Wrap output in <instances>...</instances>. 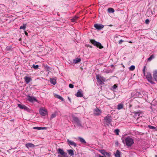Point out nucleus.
<instances>
[{
	"instance_id": "1",
	"label": "nucleus",
	"mask_w": 157,
	"mask_h": 157,
	"mask_svg": "<svg viewBox=\"0 0 157 157\" xmlns=\"http://www.w3.org/2000/svg\"><path fill=\"white\" fill-rule=\"evenodd\" d=\"M90 41L93 45L99 48L100 49H102L103 48L100 43L94 40L90 39Z\"/></svg>"
},
{
	"instance_id": "2",
	"label": "nucleus",
	"mask_w": 157,
	"mask_h": 157,
	"mask_svg": "<svg viewBox=\"0 0 157 157\" xmlns=\"http://www.w3.org/2000/svg\"><path fill=\"white\" fill-rule=\"evenodd\" d=\"M125 142L127 146H131L134 143L133 139L129 137H127L125 139Z\"/></svg>"
},
{
	"instance_id": "3",
	"label": "nucleus",
	"mask_w": 157,
	"mask_h": 157,
	"mask_svg": "<svg viewBox=\"0 0 157 157\" xmlns=\"http://www.w3.org/2000/svg\"><path fill=\"white\" fill-rule=\"evenodd\" d=\"M57 153L58 154H60L61 155L60 156L58 155V157H68L67 154L62 149L59 148Z\"/></svg>"
},
{
	"instance_id": "4",
	"label": "nucleus",
	"mask_w": 157,
	"mask_h": 157,
	"mask_svg": "<svg viewBox=\"0 0 157 157\" xmlns=\"http://www.w3.org/2000/svg\"><path fill=\"white\" fill-rule=\"evenodd\" d=\"M146 78L149 81V82L152 84H154L155 83L153 81V79L152 78L150 72H147L146 75Z\"/></svg>"
},
{
	"instance_id": "5",
	"label": "nucleus",
	"mask_w": 157,
	"mask_h": 157,
	"mask_svg": "<svg viewBox=\"0 0 157 157\" xmlns=\"http://www.w3.org/2000/svg\"><path fill=\"white\" fill-rule=\"evenodd\" d=\"M27 100L30 102H33L34 101L36 102L38 101V100L34 97H33L30 96H27Z\"/></svg>"
},
{
	"instance_id": "6",
	"label": "nucleus",
	"mask_w": 157,
	"mask_h": 157,
	"mask_svg": "<svg viewBox=\"0 0 157 157\" xmlns=\"http://www.w3.org/2000/svg\"><path fill=\"white\" fill-rule=\"evenodd\" d=\"M94 27L98 30H101L104 27V26L101 24H94Z\"/></svg>"
},
{
	"instance_id": "7",
	"label": "nucleus",
	"mask_w": 157,
	"mask_h": 157,
	"mask_svg": "<svg viewBox=\"0 0 157 157\" xmlns=\"http://www.w3.org/2000/svg\"><path fill=\"white\" fill-rule=\"evenodd\" d=\"M24 79L25 80V82L26 84L29 83L30 81H32V78L30 76H26L24 78Z\"/></svg>"
},
{
	"instance_id": "8",
	"label": "nucleus",
	"mask_w": 157,
	"mask_h": 157,
	"mask_svg": "<svg viewBox=\"0 0 157 157\" xmlns=\"http://www.w3.org/2000/svg\"><path fill=\"white\" fill-rule=\"evenodd\" d=\"M104 120L105 122L108 123H110L112 121L111 117L109 115H107L104 118Z\"/></svg>"
},
{
	"instance_id": "9",
	"label": "nucleus",
	"mask_w": 157,
	"mask_h": 157,
	"mask_svg": "<svg viewBox=\"0 0 157 157\" xmlns=\"http://www.w3.org/2000/svg\"><path fill=\"white\" fill-rule=\"evenodd\" d=\"M73 121L76 123L78 125L80 124V122L78 118L77 117H73Z\"/></svg>"
},
{
	"instance_id": "10",
	"label": "nucleus",
	"mask_w": 157,
	"mask_h": 157,
	"mask_svg": "<svg viewBox=\"0 0 157 157\" xmlns=\"http://www.w3.org/2000/svg\"><path fill=\"white\" fill-rule=\"evenodd\" d=\"M94 114L95 115H99L101 113V110L98 108H96L94 109L93 111Z\"/></svg>"
},
{
	"instance_id": "11",
	"label": "nucleus",
	"mask_w": 157,
	"mask_h": 157,
	"mask_svg": "<svg viewBox=\"0 0 157 157\" xmlns=\"http://www.w3.org/2000/svg\"><path fill=\"white\" fill-rule=\"evenodd\" d=\"M39 112L40 114L42 116H44L47 114V112L46 109H40Z\"/></svg>"
},
{
	"instance_id": "12",
	"label": "nucleus",
	"mask_w": 157,
	"mask_h": 157,
	"mask_svg": "<svg viewBox=\"0 0 157 157\" xmlns=\"http://www.w3.org/2000/svg\"><path fill=\"white\" fill-rule=\"evenodd\" d=\"M18 106L21 109H23L25 110H28V108L26 106L24 105H21L20 104H17Z\"/></svg>"
},
{
	"instance_id": "13",
	"label": "nucleus",
	"mask_w": 157,
	"mask_h": 157,
	"mask_svg": "<svg viewBox=\"0 0 157 157\" xmlns=\"http://www.w3.org/2000/svg\"><path fill=\"white\" fill-rule=\"evenodd\" d=\"M67 142H68V144L69 145H70L72 146H73L75 147H76L77 146V144L75 143L68 139L67 140Z\"/></svg>"
},
{
	"instance_id": "14",
	"label": "nucleus",
	"mask_w": 157,
	"mask_h": 157,
	"mask_svg": "<svg viewBox=\"0 0 157 157\" xmlns=\"http://www.w3.org/2000/svg\"><path fill=\"white\" fill-rule=\"evenodd\" d=\"M153 75L155 81H157V70H155L154 71Z\"/></svg>"
},
{
	"instance_id": "15",
	"label": "nucleus",
	"mask_w": 157,
	"mask_h": 157,
	"mask_svg": "<svg viewBox=\"0 0 157 157\" xmlns=\"http://www.w3.org/2000/svg\"><path fill=\"white\" fill-rule=\"evenodd\" d=\"M25 146L27 148H29L34 147L35 145L32 143H28L25 144Z\"/></svg>"
},
{
	"instance_id": "16",
	"label": "nucleus",
	"mask_w": 157,
	"mask_h": 157,
	"mask_svg": "<svg viewBox=\"0 0 157 157\" xmlns=\"http://www.w3.org/2000/svg\"><path fill=\"white\" fill-rule=\"evenodd\" d=\"M50 82L51 84L55 85L56 83V80L53 78H50Z\"/></svg>"
},
{
	"instance_id": "17",
	"label": "nucleus",
	"mask_w": 157,
	"mask_h": 157,
	"mask_svg": "<svg viewBox=\"0 0 157 157\" xmlns=\"http://www.w3.org/2000/svg\"><path fill=\"white\" fill-rule=\"evenodd\" d=\"M67 151L68 152V154L71 156H73L74 155V151L73 150L71 149H69L67 150Z\"/></svg>"
},
{
	"instance_id": "18",
	"label": "nucleus",
	"mask_w": 157,
	"mask_h": 157,
	"mask_svg": "<svg viewBox=\"0 0 157 157\" xmlns=\"http://www.w3.org/2000/svg\"><path fill=\"white\" fill-rule=\"evenodd\" d=\"M81 61V59L80 58H76L75 59H74L73 60V63H77Z\"/></svg>"
},
{
	"instance_id": "19",
	"label": "nucleus",
	"mask_w": 157,
	"mask_h": 157,
	"mask_svg": "<svg viewBox=\"0 0 157 157\" xmlns=\"http://www.w3.org/2000/svg\"><path fill=\"white\" fill-rule=\"evenodd\" d=\"M78 139L79 140L80 142L82 144H86V142L83 138L81 137H78Z\"/></svg>"
},
{
	"instance_id": "20",
	"label": "nucleus",
	"mask_w": 157,
	"mask_h": 157,
	"mask_svg": "<svg viewBox=\"0 0 157 157\" xmlns=\"http://www.w3.org/2000/svg\"><path fill=\"white\" fill-rule=\"evenodd\" d=\"M75 96L78 97H81L83 96V94L79 91H78L75 94Z\"/></svg>"
},
{
	"instance_id": "21",
	"label": "nucleus",
	"mask_w": 157,
	"mask_h": 157,
	"mask_svg": "<svg viewBox=\"0 0 157 157\" xmlns=\"http://www.w3.org/2000/svg\"><path fill=\"white\" fill-rule=\"evenodd\" d=\"M78 17L75 16L73 18H72L71 19V21L72 22H74L77 21L78 19Z\"/></svg>"
},
{
	"instance_id": "22",
	"label": "nucleus",
	"mask_w": 157,
	"mask_h": 157,
	"mask_svg": "<svg viewBox=\"0 0 157 157\" xmlns=\"http://www.w3.org/2000/svg\"><path fill=\"white\" fill-rule=\"evenodd\" d=\"M55 97L58 99H60V100H61V101H64V99L59 95L56 94L55 95Z\"/></svg>"
},
{
	"instance_id": "23",
	"label": "nucleus",
	"mask_w": 157,
	"mask_h": 157,
	"mask_svg": "<svg viewBox=\"0 0 157 157\" xmlns=\"http://www.w3.org/2000/svg\"><path fill=\"white\" fill-rule=\"evenodd\" d=\"M108 12L109 13H113L114 12V10L112 8H109L108 9Z\"/></svg>"
},
{
	"instance_id": "24",
	"label": "nucleus",
	"mask_w": 157,
	"mask_h": 157,
	"mask_svg": "<svg viewBox=\"0 0 157 157\" xmlns=\"http://www.w3.org/2000/svg\"><path fill=\"white\" fill-rule=\"evenodd\" d=\"M121 152L118 150H117L115 156L117 157H120Z\"/></svg>"
},
{
	"instance_id": "25",
	"label": "nucleus",
	"mask_w": 157,
	"mask_h": 157,
	"mask_svg": "<svg viewBox=\"0 0 157 157\" xmlns=\"http://www.w3.org/2000/svg\"><path fill=\"white\" fill-rule=\"evenodd\" d=\"M27 26V25L26 24H23V26H21L20 27V29H23V30H25L26 27Z\"/></svg>"
},
{
	"instance_id": "26",
	"label": "nucleus",
	"mask_w": 157,
	"mask_h": 157,
	"mask_svg": "<svg viewBox=\"0 0 157 157\" xmlns=\"http://www.w3.org/2000/svg\"><path fill=\"white\" fill-rule=\"evenodd\" d=\"M155 57L153 54L149 58L147 59V60L149 61H150L151 60Z\"/></svg>"
},
{
	"instance_id": "27",
	"label": "nucleus",
	"mask_w": 157,
	"mask_h": 157,
	"mask_svg": "<svg viewBox=\"0 0 157 157\" xmlns=\"http://www.w3.org/2000/svg\"><path fill=\"white\" fill-rule=\"evenodd\" d=\"M123 108V105L122 104H120L117 105V109H122Z\"/></svg>"
},
{
	"instance_id": "28",
	"label": "nucleus",
	"mask_w": 157,
	"mask_h": 157,
	"mask_svg": "<svg viewBox=\"0 0 157 157\" xmlns=\"http://www.w3.org/2000/svg\"><path fill=\"white\" fill-rule=\"evenodd\" d=\"M135 69V66L134 65H132L129 68V70L130 71H133Z\"/></svg>"
},
{
	"instance_id": "29",
	"label": "nucleus",
	"mask_w": 157,
	"mask_h": 157,
	"mask_svg": "<svg viewBox=\"0 0 157 157\" xmlns=\"http://www.w3.org/2000/svg\"><path fill=\"white\" fill-rule=\"evenodd\" d=\"M99 151L101 153L104 155H105V154L106 152L104 150H99Z\"/></svg>"
},
{
	"instance_id": "30",
	"label": "nucleus",
	"mask_w": 157,
	"mask_h": 157,
	"mask_svg": "<svg viewBox=\"0 0 157 157\" xmlns=\"http://www.w3.org/2000/svg\"><path fill=\"white\" fill-rule=\"evenodd\" d=\"M104 155V156L106 155L108 157H110L111 155V153H109V152H105Z\"/></svg>"
},
{
	"instance_id": "31",
	"label": "nucleus",
	"mask_w": 157,
	"mask_h": 157,
	"mask_svg": "<svg viewBox=\"0 0 157 157\" xmlns=\"http://www.w3.org/2000/svg\"><path fill=\"white\" fill-rule=\"evenodd\" d=\"M33 67L35 69H37L39 67V66L37 65H35L34 64H33Z\"/></svg>"
},
{
	"instance_id": "32",
	"label": "nucleus",
	"mask_w": 157,
	"mask_h": 157,
	"mask_svg": "<svg viewBox=\"0 0 157 157\" xmlns=\"http://www.w3.org/2000/svg\"><path fill=\"white\" fill-rule=\"evenodd\" d=\"M148 127L149 128L151 129H155L156 128L155 127L151 125H148Z\"/></svg>"
},
{
	"instance_id": "33",
	"label": "nucleus",
	"mask_w": 157,
	"mask_h": 157,
	"mask_svg": "<svg viewBox=\"0 0 157 157\" xmlns=\"http://www.w3.org/2000/svg\"><path fill=\"white\" fill-rule=\"evenodd\" d=\"M33 128L34 129H36L38 130H41L42 129V127H34Z\"/></svg>"
},
{
	"instance_id": "34",
	"label": "nucleus",
	"mask_w": 157,
	"mask_h": 157,
	"mask_svg": "<svg viewBox=\"0 0 157 157\" xmlns=\"http://www.w3.org/2000/svg\"><path fill=\"white\" fill-rule=\"evenodd\" d=\"M146 68V66H144V68L143 70V73H144V76H145V71Z\"/></svg>"
},
{
	"instance_id": "35",
	"label": "nucleus",
	"mask_w": 157,
	"mask_h": 157,
	"mask_svg": "<svg viewBox=\"0 0 157 157\" xmlns=\"http://www.w3.org/2000/svg\"><path fill=\"white\" fill-rule=\"evenodd\" d=\"M115 132L116 133V134L117 135H119V130L118 129H116L115 130Z\"/></svg>"
},
{
	"instance_id": "36",
	"label": "nucleus",
	"mask_w": 157,
	"mask_h": 157,
	"mask_svg": "<svg viewBox=\"0 0 157 157\" xmlns=\"http://www.w3.org/2000/svg\"><path fill=\"white\" fill-rule=\"evenodd\" d=\"M69 87L71 88H73L74 87V85L72 84H70L69 85Z\"/></svg>"
},
{
	"instance_id": "37",
	"label": "nucleus",
	"mask_w": 157,
	"mask_h": 157,
	"mask_svg": "<svg viewBox=\"0 0 157 157\" xmlns=\"http://www.w3.org/2000/svg\"><path fill=\"white\" fill-rule=\"evenodd\" d=\"M145 23L147 24H148L149 22V21L148 19H146L145 21Z\"/></svg>"
},
{
	"instance_id": "38",
	"label": "nucleus",
	"mask_w": 157,
	"mask_h": 157,
	"mask_svg": "<svg viewBox=\"0 0 157 157\" xmlns=\"http://www.w3.org/2000/svg\"><path fill=\"white\" fill-rule=\"evenodd\" d=\"M117 87V84H114L113 86V88L114 89H116Z\"/></svg>"
},
{
	"instance_id": "39",
	"label": "nucleus",
	"mask_w": 157,
	"mask_h": 157,
	"mask_svg": "<svg viewBox=\"0 0 157 157\" xmlns=\"http://www.w3.org/2000/svg\"><path fill=\"white\" fill-rule=\"evenodd\" d=\"M124 41L122 40H120L119 41V43L120 44H121L122 42H123Z\"/></svg>"
},
{
	"instance_id": "40",
	"label": "nucleus",
	"mask_w": 157,
	"mask_h": 157,
	"mask_svg": "<svg viewBox=\"0 0 157 157\" xmlns=\"http://www.w3.org/2000/svg\"><path fill=\"white\" fill-rule=\"evenodd\" d=\"M56 117V115L55 114H52L51 116L52 118H53Z\"/></svg>"
},
{
	"instance_id": "41",
	"label": "nucleus",
	"mask_w": 157,
	"mask_h": 157,
	"mask_svg": "<svg viewBox=\"0 0 157 157\" xmlns=\"http://www.w3.org/2000/svg\"><path fill=\"white\" fill-rule=\"evenodd\" d=\"M25 34L26 35V36H28V33L26 31H25Z\"/></svg>"
},
{
	"instance_id": "42",
	"label": "nucleus",
	"mask_w": 157,
	"mask_h": 157,
	"mask_svg": "<svg viewBox=\"0 0 157 157\" xmlns=\"http://www.w3.org/2000/svg\"><path fill=\"white\" fill-rule=\"evenodd\" d=\"M97 78L98 80L99 79V78L98 76H97Z\"/></svg>"
},
{
	"instance_id": "43",
	"label": "nucleus",
	"mask_w": 157,
	"mask_h": 157,
	"mask_svg": "<svg viewBox=\"0 0 157 157\" xmlns=\"http://www.w3.org/2000/svg\"><path fill=\"white\" fill-rule=\"evenodd\" d=\"M46 128L45 127H42L41 129H45Z\"/></svg>"
},
{
	"instance_id": "44",
	"label": "nucleus",
	"mask_w": 157,
	"mask_h": 157,
	"mask_svg": "<svg viewBox=\"0 0 157 157\" xmlns=\"http://www.w3.org/2000/svg\"><path fill=\"white\" fill-rule=\"evenodd\" d=\"M99 157H105L103 156H101V155H99Z\"/></svg>"
},
{
	"instance_id": "45",
	"label": "nucleus",
	"mask_w": 157,
	"mask_h": 157,
	"mask_svg": "<svg viewBox=\"0 0 157 157\" xmlns=\"http://www.w3.org/2000/svg\"><path fill=\"white\" fill-rule=\"evenodd\" d=\"M138 113V112H135V113L136 114H137Z\"/></svg>"
},
{
	"instance_id": "46",
	"label": "nucleus",
	"mask_w": 157,
	"mask_h": 157,
	"mask_svg": "<svg viewBox=\"0 0 157 157\" xmlns=\"http://www.w3.org/2000/svg\"><path fill=\"white\" fill-rule=\"evenodd\" d=\"M129 43H132V42L131 41H129Z\"/></svg>"
},
{
	"instance_id": "47",
	"label": "nucleus",
	"mask_w": 157,
	"mask_h": 157,
	"mask_svg": "<svg viewBox=\"0 0 157 157\" xmlns=\"http://www.w3.org/2000/svg\"><path fill=\"white\" fill-rule=\"evenodd\" d=\"M68 99H69L70 101V98H69V97H68Z\"/></svg>"
},
{
	"instance_id": "48",
	"label": "nucleus",
	"mask_w": 157,
	"mask_h": 157,
	"mask_svg": "<svg viewBox=\"0 0 157 157\" xmlns=\"http://www.w3.org/2000/svg\"><path fill=\"white\" fill-rule=\"evenodd\" d=\"M99 80L101 82V80L100 79H99Z\"/></svg>"
},
{
	"instance_id": "49",
	"label": "nucleus",
	"mask_w": 157,
	"mask_h": 157,
	"mask_svg": "<svg viewBox=\"0 0 157 157\" xmlns=\"http://www.w3.org/2000/svg\"><path fill=\"white\" fill-rule=\"evenodd\" d=\"M155 156H156V157H157V155H155Z\"/></svg>"
}]
</instances>
